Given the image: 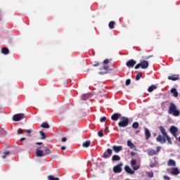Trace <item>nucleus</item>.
I'll use <instances>...</instances> for the list:
<instances>
[{"mask_svg": "<svg viewBox=\"0 0 180 180\" xmlns=\"http://www.w3.org/2000/svg\"><path fill=\"white\" fill-rule=\"evenodd\" d=\"M159 130L162 135L159 134L156 137V141H158V143H160V144H165L167 141L168 144H172V139L167 133V129H165L163 126H160Z\"/></svg>", "mask_w": 180, "mask_h": 180, "instance_id": "nucleus-1", "label": "nucleus"}, {"mask_svg": "<svg viewBox=\"0 0 180 180\" xmlns=\"http://www.w3.org/2000/svg\"><path fill=\"white\" fill-rule=\"evenodd\" d=\"M169 115H172L173 116L178 117L180 115L179 110L176 109V105L173 103H171L168 110Z\"/></svg>", "mask_w": 180, "mask_h": 180, "instance_id": "nucleus-2", "label": "nucleus"}, {"mask_svg": "<svg viewBox=\"0 0 180 180\" xmlns=\"http://www.w3.org/2000/svg\"><path fill=\"white\" fill-rule=\"evenodd\" d=\"M130 123V120L127 117H121L118 122L119 127H127Z\"/></svg>", "mask_w": 180, "mask_h": 180, "instance_id": "nucleus-3", "label": "nucleus"}, {"mask_svg": "<svg viewBox=\"0 0 180 180\" xmlns=\"http://www.w3.org/2000/svg\"><path fill=\"white\" fill-rule=\"evenodd\" d=\"M148 65H149L148 61L143 60L135 66V70H139V68H142V70H146V68H148Z\"/></svg>", "mask_w": 180, "mask_h": 180, "instance_id": "nucleus-4", "label": "nucleus"}, {"mask_svg": "<svg viewBox=\"0 0 180 180\" xmlns=\"http://www.w3.org/2000/svg\"><path fill=\"white\" fill-rule=\"evenodd\" d=\"M25 117H26L25 116V114L19 113V114L14 115L13 116V120L14 122H20V120H23V119H25Z\"/></svg>", "mask_w": 180, "mask_h": 180, "instance_id": "nucleus-5", "label": "nucleus"}, {"mask_svg": "<svg viewBox=\"0 0 180 180\" xmlns=\"http://www.w3.org/2000/svg\"><path fill=\"white\" fill-rule=\"evenodd\" d=\"M160 151H161V146H157L156 150L154 149H150L148 151V155H150V156L157 155V154H158V153H160Z\"/></svg>", "mask_w": 180, "mask_h": 180, "instance_id": "nucleus-6", "label": "nucleus"}, {"mask_svg": "<svg viewBox=\"0 0 180 180\" xmlns=\"http://www.w3.org/2000/svg\"><path fill=\"white\" fill-rule=\"evenodd\" d=\"M122 167H123V163H122V162L114 166L113 172L115 174H120V172H122Z\"/></svg>", "mask_w": 180, "mask_h": 180, "instance_id": "nucleus-7", "label": "nucleus"}, {"mask_svg": "<svg viewBox=\"0 0 180 180\" xmlns=\"http://www.w3.org/2000/svg\"><path fill=\"white\" fill-rule=\"evenodd\" d=\"M103 67L100 68L99 70L101 71L103 70L104 71H108L109 70V65H108L109 64V59H105L103 62Z\"/></svg>", "mask_w": 180, "mask_h": 180, "instance_id": "nucleus-8", "label": "nucleus"}, {"mask_svg": "<svg viewBox=\"0 0 180 180\" xmlns=\"http://www.w3.org/2000/svg\"><path fill=\"white\" fill-rule=\"evenodd\" d=\"M113 150L110 148H108L104 153L103 154V158H110L112 156Z\"/></svg>", "mask_w": 180, "mask_h": 180, "instance_id": "nucleus-9", "label": "nucleus"}, {"mask_svg": "<svg viewBox=\"0 0 180 180\" xmlns=\"http://www.w3.org/2000/svg\"><path fill=\"white\" fill-rule=\"evenodd\" d=\"M136 64H137V62L133 59H131L126 63V65L129 68H133Z\"/></svg>", "mask_w": 180, "mask_h": 180, "instance_id": "nucleus-10", "label": "nucleus"}, {"mask_svg": "<svg viewBox=\"0 0 180 180\" xmlns=\"http://www.w3.org/2000/svg\"><path fill=\"white\" fill-rule=\"evenodd\" d=\"M137 164V161L136 159H132L131 161V167H132L134 171H137L140 168V165H136Z\"/></svg>", "mask_w": 180, "mask_h": 180, "instance_id": "nucleus-11", "label": "nucleus"}, {"mask_svg": "<svg viewBox=\"0 0 180 180\" xmlns=\"http://www.w3.org/2000/svg\"><path fill=\"white\" fill-rule=\"evenodd\" d=\"M120 117H122V114H120L119 112H115V113L112 114L111 116V119L114 122H117L119 120V119H120Z\"/></svg>", "mask_w": 180, "mask_h": 180, "instance_id": "nucleus-12", "label": "nucleus"}, {"mask_svg": "<svg viewBox=\"0 0 180 180\" xmlns=\"http://www.w3.org/2000/svg\"><path fill=\"white\" fill-rule=\"evenodd\" d=\"M169 131L176 139V133H178V128L175 126H172L169 128Z\"/></svg>", "mask_w": 180, "mask_h": 180, "instance_id": "nucleus-13", "label": "nucleus"}, {"mask_svg": "<svg viewBox=\"0 0 180 180\" xmlns=\"http://www.w3.org/2000/svg\"><path fill=\"white\" fill-rule=\"evenodd\" d=\"M168 79L170 81H178L179 79V75H173L168 77Z\"/></svg>", "mask_w": 180, "mask_h": 180, "instance_id": "nucleus-14", "label": "nucleus"}, {"mask_svg": "<svg viewBox=\"0 0 180 180\" xmlns=\"http://www.w3.org/2000/svg\"><path fill=\"white\" fill-rule=\"evenodd\" d=\"M146 140H148L151 137V132L148 128H144Z\"/></svg>", "mask_w": 180, "mask_h": 180, "instance_id": "nucleus-15", "label": "nucleus"}, {"mask_svg": "<svg viewBox=\"0 0 180 180\" xmlns=\"http://www.w3.org/2000/svg\"><path fill=\"white\" fill-rule=\"evenodd\" d=\"M112 150L115 151V153H120V151H122V150H123V146H112Z\"/></svg>", "mask_w": 180, "mask_h": 180, "instance_id": "nucleus-16", "label": "nucleus"}, {"mask_svg": "<svg viewBox=\"0 0 180 180\" xmlns=\"http://www.w3.org/2000/svg\"><path fill=\"white\" fill-rule=\"evenodd\" d=\"M124 169L126 172H127V174H130V175H133L134 174V170L131 169L129 165L125 166Z\"/></svg>", "mask_w": 180, "mask_h": 180, "instance_id": "nucleus-17", "label": "nucleus"}, {"mask_svg": "<svg viewBox=\"0 0 180 180\" xmlns=\"http://www.w3.org/2000/svg\"><path fill=\"white\" fill-rule=\"evenodd\" d=\"M44 155H49V154H51V153H53V150H51L49 147L47 146H45L44 147Z\"/></svg>", "mask_w": 180, "mask_h": 180, "instance_id": "nucleus-18", "label": "nucleus"}, {"mask_svg": "<svg viewBox=\"0 0 180 180\" xmlns=\"http://www.w3.org/2000/svg\"><path fill=\"white\" fill-rule=\"evenodd\" d=\"M36 156L37 157H44V152L41 150L37 149L36 150Z\"/></svg>", "mask_w": 180, "mask_h": 180, "instance_id": "nucleus-19", "label": "nucleus"}, {"mask_svg": "<svg viewBox=\"0 0 180 180\" xmlns=\"http://www.w3.org/2000/svg\"><path fill=\"white\" fill-rule=\"evenodd\" d=\"M167 165L169 167H176V162H175V160H174L172 159H169L168 162H167Z\"/></svg>", "mask_w": 180, "mask_h": 180, "instance_id": "nucleus-20", "label": "nucleus"}, {"mask_svg": "<svg viewBox=\"0 0 180 180\" xmlns=\"http://www.w3.org/2000/svg\"><path fill=\"white\" fill-rule=\"evenodd\" d=\"M171 174L172 175H179V169H178V167H174L173 169H172Z\"/></svg>", "mask_w": 180, "mask_h": 180, "instance_id": "nucleus-21", "label": "nucleus"}, {"mask_svg": "<svg viewBox=\"0 0 180 180\" xmlns=\"http://www.w3.org/2000/svg\"><path fill=\"white\" fill-rule=\"evenodd\" d=\"M171 94H173V96L174 98H178V91H176V89L173 88L170 90Z\"/></svg>", "mask_w": 180, "mask_h": 180, "instance_id": "nucleus-22", "label": "nucleus"}, {"mask_svg": "<svg viewBox=\"0 0 180 180\" xmlns=\"http://www.w3.org/2000/svg\"><path fill=\"white\" fill-rule=\"evenodd\" d=\"M1 53L2 54H4L5 56H6L9 53V49L6 47H3L1 48Z\"/></svg>", "mask_w": 180, "mask_h": 180, "instance_id": "nucleus-23", "label": "nucleus"}, {"mask_svg": "<svg viewBox=\"0 0 180 180\" xmlns=\"http://www.w3.org/2000/svg\"><path fill=\"white\" fill-rule=\"evenodd\" d=\"M91 146V141H86L82 143V147H84L85 148H88Z\"/></svg>", "mask_w": 180, "mask_h": 180, "instance_id": "nucleus-24", "label": "nucleus"}, {"mask_svg": "<svg viewBox=\"0 0 180 180\" xmlns=\"http://www.w3.org/2000/svg\"><path fill=\"white\" fill-rule=\"evenodd\" d=\"M42 129H50V125L47 122H43L41 124Z\"/></svg>", "mask_w": 180, "mask_h": 180, "instance_id": "nucleus-25", "label": "nucleus"}, {"mask_svg": "<svg viewBox=\"0 0 180 180\" xmlns=\"http://www.w3.org/2000/svg\"><path fill=\"white\" fill-rule=\"evenodd\" d=\"M127 146H128V147H129V148H131V149H133V148H134V147H136L134 146V143H131V141H130V140L127 141Z\"/></svg>", "mask_w": 180, "mask_h": 180, "instance_id": "nucleus-26", "label": "nucleus"}, {"mask_svg": "<svg viewBox=\"0 0 180 180\" xmlns=\"http://www.w3.org/2000/svg\"><path fill=\"white\" fill-rule=\"evenodd\" d=\"M141 77H143V73L141 72H138L136 76V81H140Z\"/></svg>", "mask_w": 180, "mask_h": 180, "instance_id": "nucleus-27", "label": "nucleus"}, {"mask_svg": "<svg viewBox=\"0 0 180 180\" xmlns=\"http://www.w3.org/2000/svg\"><path fill=\"white\" fill-rule=\"evenodd\" d=\"M112 161H120V157L117 155H114L112 158Z\"/></svg>", "mask_w": 180, "mask_h": 180, "instance_id": "nucleus-28", "label": "nucleus"}, {"mask_svg": "<svg viewBox=\"0 0 180 180\" xmlns=\"http://www.w3.org/2000/svg\"><path fill=\"white\" fill-rule=\"evenodd\" d=\"M154 89H157V86L152 84L148 89V91L149 92H153V91H154Z\"/></svg>", "mask_w": 180, "mask_h": 180, "instance_id": "nucleus-29", "label": "nucleus"}, {"mask_svg": "<svg viewBox=\"0 0 180 180\" xmlns=\"http://www.w3.org/2000/svg\"><path fill=\"white\" fill-rule=\"evenodd\" d=\"M47 179H48L49 180H60V178H58V177H54V176H53V175H49V176H47Z\"/></svg>", "mask_w": 180, "mask_h": 180, "instance_id": "nucleus-30", "label": "nucleus"}, {"mask_svg": "<svg viewBox=\"0 0 180 180\" xmlns=\"http://www.w3.org/2000/svg\"><path fill=\"white\" fill-rule=\"evenodd\" d=\"M115 21H110L108 24L109 28L110 29H115Z\"/></svg>", "mask_w": 180, "mask_h": 180, "instance_id": "nucleus-31", "label": "nucleus"}, {"mask_svg": "<svg viewBox=\"0 0 180 180\" xmlns=\"http://www.w3.org/2000/svg\"><path fill=\"white\" fill-rule=\"evenodd\" d=\"M39 134L41 135V140H44L46 139V134L44 133V131H39Z\"/></svg>", "mask_w": 180, "mask_h": 180, "instance_id": "nucleus-32", "label": "nucleus"}, {"mask_svg": "<svg viewBox=\"0 0 180 180\" xmlns=\"http://www.w3.org/2000/svg\"><path fill=\"white\" fill-rule=\"evenodd\" d=\"M139 122H135L132 124L133 129H139Z\"/></svg>", "mask_w": 180, "mask_h": 180, "instance_id": "nucleus-33", "label": "nucleus"}, {"mask_svg": "<svg viewBox=\"0 0 180 180\" xmlns=\"http://www.w3.org/2000/svg\"><path fill=\"white\" fill-rule=\"evenodd\" d=\"M9 154H11V152L9 150L4 152V155L2 156V158L4 159L6 158V156L9 155Z\"/></svg>", "mask_w": 180, "mask_h": 180, "instance_id": "nucleus-34", "label": "nucleus"}, {"mask_svg": "<svg viewBox=\"0 0 180 180\" xmlns=\"http://www.w3.org/2000/svg\"><path fill=\"white\" fill-rule=\"evenodd\" d=\"M0 134L3 136H5L6 134V131L4 128H0Z\"/></svg>", "mask_w": 180, "mask_h": 180, "instance_id": "nucleus-35", "label": "nucleus"}, {"mask_svg": "<svg viewBox=\"0 0 180 180\" xmlns=\"http://www.w3.org/2000/svg\"><path fill=\"white\" fill-rule=\"evenodd\" d=\"M147 175H148V178H154V172H148Z\"/></svg>", "mask_w": 180, "mask_h": 180, "instance_id": "nucleus-36", "label": "nucleus"}, {"mask_svg": "<svg viewBox=\"0 0 180 180\" xmlns=\"http://www.w3.org/2000/svg\"><path fill=\"white\" fill-rule=\"evenodd\" d=\"M101 65V63L98 61H94L93 64V67H99Z\"/></svg>", "mask_w": 180, "mask_h": 180, "instance_id": "nucleus-37", "label": "nucleus"}, {"mask_svg": "<svg viewBox=\"0 0 180 180\" xmlns=\"http://www.w3.org/2000/svg\"><path fill=\"white\" fill-rule=\"evenodd\" d=\"M88 99V95L85 94L82 96V101H86Z\"/></svg>", "mask_w": 180, "mask_h": 180, "instance_id": "nucleus-38", "label": "nucleus"}, {"mask_svg": "<svg viewBox=\"0 0 180 180\" xmlns=\"http://www.w3.org/2000/svg\"><path fill=\"white\" fill-rule=\"evenodd\" d=\"M131 83V80L130 79H128L126 80L125 84H126L127 86L130 85Z\"/></svg>", "mask_w": 180, "mask_h": 180, "instance_id": "nucleus-39", "label": "nucleus"}, {"mask_svg": "<svg viewBox=\"0 0 180 180\" xmlns=\"http://www.w3.org/2000/svg\"><path fill=\"white\" fill-rule=\"evenodd\" d=\"M101 123H103V122H106V117H103L100 119Z\"/></svg>", "mask_w": 180, "mask_h": 180, "instance_id": "nucleus-40", "label": "nucleus"}, {"mask_svg": "<svg viewBox=\"0 0 180 180\" xmlns=\"http://www.w3.org/2000/svg\"><path fill=\"white\" fill-rule=\"evenodd\" d=\"M23 133V129H20L17 131V134H22Z\"/></svg>", "mask_w": 180, "mask_h": 180, "instance_id": "nucleus-41", "label": "nucleus"}, {"mask_svg": "<svg viewBox=\"0 0 180 180\" xmlns=\"http://www.w3.org/2000/svg\"><path fill=\"white\" fill-rule=\"evenodd\" d=\"M163 179L165 180H170L171 177H169V176L165 175V176H163Z\"/></svg>", "mask_w": 180, "mask_h": 180, "instance_id": "nucleus-42", "label": "nucleus"}, {"mask_svg": "<svg viewBox=\"0 0 180 180\" xmlns=\"http://www.w3.org/2000/svg\"><path fill=\"white\" fill-rule=\"evenodd\" d=\"M25 131L27 133L28 136H31L32 135L30 134L32 133V130L30 129H27Z\"/></svg>", "mask_w": 180, "mask_h": 180, "instance_id": "nucleus-43", "label": "nucleus"}, {"mask_svg": "<svg viewBox=\"0 0 180 180\" xmlns=\"http://www.w3.org/2000/svg\"><path fill=\"white\" fill-rule=\"evenodd\" d=\"M98 134L99 137H102L103 136V132L102 131H99L98 132Z\"/></svg>", "mask_w": 180, "mask_h": 180, "instance_id": "nucleus-44", "label": "nucleus"}, {"mask_svg": "<svg viewBox=\"0 0 180 180\" xmlns=\"http://www.w3.org/2000/svg\"><path fill=\"white\" fill-rule=\"evenodd\" d=\"M105 133H109V127H106L104 129Z\"/></svg>", "mask_w": 180, "mask_h": 180, "instance_id": "nucleus-45", "label": "nucleus"}, {"mask_svg": "<svg viewBox=\"0 0 180 180\" xmlns=\"http://www.w3.org/2000/svg\"><path fill=\"white\" fill-rule=\"evenodd\" d=\"M100 75H105V74H108V72H99V73H98Z\"/></svg>", "mask_w": 180, "mask_h": 180, "instance_id": "nucleus-46", "label": "nucleus"}, {"mask_svg": "<svg viewBox=\"0 0 180 180\" xmlns=\"http://www.w3.org/2000/svg\"><path fill=\"white\" fill-rule=\"evenodd\" d=\"M66 140H67V138L63 137L62 139H61V141H62L63 143H64V141H65Z\"/></svg>", "mask_w": 180, "mask_h": 180, "instance_id": "nucleus-47", "label": "nucleus"}, {"mask_svg": "<svg viewBox=\"0 0 180 180\" xmlns=\"http://www.w3.org/2000/svg\"><path fill=\"white\" fill-rule=\"evenodd\" d=\"M36 144L38 146H41V144H43V143L42 142H37Z\"/></svg>", "mask_w": 180, "mask_h": 180, "instance_id": "nucleus-48", "label": "nucleus"}, {"mask_svg": "<svg viewBox=\"0 0 180 180\" xmlns=\"http://www.w3.org/2000/svg\"><path fill=\"white\" fill-rule=\"evenodd\" d=\"M65 146H61L60 150H62L63 151H64V150H65Z\"/></svg>", "mask_w": 180, "mask_h": 180, "instance_id": "nucleus-49", "label": "nucleus"}, {"mask_svg": "<svg viewBox=\"0 0 180 180\" xmlns=\"http://www.w3.org/2000/svg\"><path fill=\"white\" fill-rule=\"evenodd\" d=\"M24 140H26V138H21L20 141H24Z\"/></svg>", "mask_w": 180, "mask_h": 180, "instance_id": "nucleus-50", "label": "nucleus"}, {"mask_svg": "<svg viewBox=\"0 0 180 180\" xmlns=\"http://www.w3.org/2000/svg\"><path fill=\"white\" fill-rule=\"evenodd\" d=\"M131 155H134V152H131Z\"/></svg>", "mask_w": 180, "mask_h": 180, "instance_id": "nucleus-51", "label": "nucleus"}, {"mask_svg": "<svg viewBox=\"0 0 180 180\" xmlns=\"http://www.w3.org/2000/svg\"><path fill=\"white\" fill-rule=\"evenodd\" d=\"M151 168H153V165H150Z\"/></svg>", "mask_w": 180, "mask_h": 180, "instance_id": "nucleus-52", "label": "nucleus"}, {"mask_svg": "<svg viewBox=\"0 0 180 180\" xmlns=\"http://www.w3.org/2000/svg\"><path fill=\"white\" fill-rule=\"evenodd\" d=\"M150 58V56H148V58Z\"/></svg>", "mask_w": 180, "mask_h": 180, "instance_id": "nucleus-53", "label": "nucleus"}]
</instances>
